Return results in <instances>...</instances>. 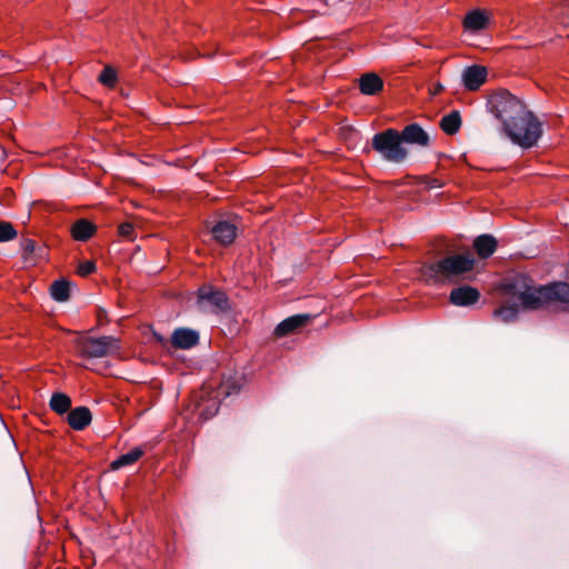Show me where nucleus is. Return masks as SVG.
Segmentation results:
<instances>
[{
    "instance_id": "nucleus-19",
    "label": "nucleus",
    "mask_w": 569,
    "mask_h": 569,
    "mask_svg": "<svg viewBox=\"0 0 569 569\" xmlns=\"http://www.w3.org/2000/svg\"><path fill=\"white\" fill-rule=\"evenodd\" d=\"M488 17L480 10H473L466 16L465 27L468 30L479 31L486 28Z\"/></svg>"
},
{
    "instance_id": "nucleus-4",
    "label": "nucleus",
    "mask_w": 569,
    "mask_h": 569,
    "mask_svg": "<svg viewBox=\"0 0 569 569\" xmlns=\"http://www.w3.org/2000/svg\"><path fill=\"white\" fill-rule=\"evenodd\" d=\"M76 346L83 358H103L120 349L119 339L113 336L80 337L76 340Z\"/></svg>"
},
{
    "instance_id": "nucleus-33",
    "label": "nucleus",
    "mask_w": 569,
    "mask_h": 569,
    "mask_svg": "<svg viewBox=\"0 0 569 569\" xmlns=\"http://www.w3.org/2000/svg\"><path fill=\"white\" fill-rule=\"evenodd\" d=\"M0 156L2 159L4 158V152L2 150H0Z\"/></svg>"
},
{
    "instance_id": "nucleus-16",
    "label": "nucleus",
    "mask_w": 569,
    "mask_h": 569,
    "mask_svg": "<svg viewBox=\"0 0 569 569\" xmlns=\"http://www.w3.org/2000/svg\"><path fill=\"white\" fill-rule=\"evenodd\" d=\"M547 293L548 303L551 301H558L561 303L569 305V283L563 281L552 282L546 284L545 289Z\"/></svg>"
},
{
    "instance_id": "nucleus-8",
    "label": "nucleus",
    "mask_w": 569,
    "mask_h": 569,
    "mask_svg": "<svg viewBox=\"0 0 569 569\" xmlns=\"http://www.w3.org/2000/svg\"><path fill=\"white\" fill-rule=\"evenodd\" d=\"M546 286L538 288L526 287L519 292V299L525 309L536 310L548 303Z\"/></svg>"
},
{
    "instance_id": "nucleus-22",
    "label": "nucleus",
    "mask_w": 569,
    "mask_h": 569,
    "mask_svg": "<svg viewBox=\"0 0 569 569\" xmlns=\"http://www.w3.org/2000/svg\"><path fill=\"white\" fill-rule=\"evenodd\" d=\"M51 298L57 302H64L70 297V282L66 279L56 280L50 288Z\"/></svg>"
},
{
    "instance_id": "nucleus-15",
    "label": "nucleus",
    "mask_w": 569,
    "mask_h": 569,
    "mask_svg": "<svg viewBox=\"0 0 569 569\" xmlns=\"http://www.w3.org/2000/svg\"><path fill=\"white\" fill-rule=\"evenodd\" d=\"M91 419V411L83 406L72 409L67 417L68 423L74 430H83L90 425Z\"/></svg>"
},
{
    "instance_id": "nucleus-14",
    "label": "nucleus",
    "mask_w": 569,
    "mask_h": 569,
    "mask_svg": "<svg viewBox=\"0 0 569 569\" xmlns=\"http://www.w3.org/2000/svg\"><path fill=\"white\" fill-rule=\"evenodd\" d=\"M383 89V80L375 72H366L359 78V90L365 96H376Z\"/></svg>"
},
{
    "instance_id": "nucleus-17",
    "label": "nucleus",
    "mask_w": 569,
    "mask_h": 569,
    "mask_svg": "<svg viewBox=\"0 0 569 569\" xmlns=\"http://www.w3.org/2000/svg\"><path fill=\"white\" fill-rule=\"evenodd\" d=\"M473 248L476 249L480 258H489L493 254L497 249V240L491 234H480L473 241Z\"/></svg>"
},
{
    "instance_id": "nucleus-24",
    "label": "nucleus",
    "mask_w": 569,
    "mask_h": 569,
    "mask_svg": "<svg viewBox=\"0 0 569 569\" xmlns=\"http://www.w3.org/2000/svg\"><path fill=\"white\" fill-rule=\"evenodd\" d=\"M518 311H519V309H518L517 305L506 306V307L496 309L493 312V316L500 318L501 321L508 323V322L516 320V318L518 316Z\"/></svg>"
},
{
    "instance_id": "nucleus-20",
    "label": "nucleus",
    "mask_w": 569,
    "mask_h": 569,
    "mask_svg": "<svg viewBox=\"0 0 569 569\" xmlns=\"http://www.w3.org/2000/svg\"><path fill=\"white\" fill-rule=\"evenodd\" d=\"M143 455V451L141 448L136 447L131 449L130 451L120 455L116 460L111 462V469L112 470H119L122 467L131 466L133 465L141 456Z\"/></svg>"
},
{
    "instance_id": "nucleus-12",
    "label": "nucleus",
    "mask_w": 569,
    "mask_h": 569,
    "mask_svg": "<svg viewBox=\"0 0 569 569\" xmlns=\"http://www.w3.org/2000/svg\"><path fill=\"white\" fill-rule=\"evenodd\" d=\"M401 142L427 147L429 144V134L418 123H410L399 132Z\"/></svg>"
},
{
    "instance_id": "nucleus-5",
    "label": "nucleus",
    "mask_w": 569,
    "mask_h": 569,
    "mask_svg": "<svg viewBox=\"0 0 569 569\" xmlns=\"http://www.w3.org/2000/svg\"><path fill=\"white\" fill-rule=\"evenodd\" d=\"M196 307L204 313L220 315L231 309L229 298L224 291L203 284L197 291Z\"/></svg>"
},
{
    "instance_id": "nucleus-21",
    "label": "nucleus",
    "mask_w": 569,
    "mask_h": 569,
    "mask_svg": "<svg viewBox=\"0 0 569 569\" xmlns=\"http://www.w3.org/2000/svg\"><path fill=\"white\" fill-rule=\"evenodd\" d=\"M461 127V117L459 111L453 110L450 113L442 117L440 121V128L447 134H455Z\"/></svg>"
},
{
    "instance_id": "nucleus-28",
    "label": "nucleus",
    "mask_w": 569,
    "mask_h": 569,
    "mask_svg": "<svg viewBox=\"0 0 569 569\" xmlns=\"http://www.w3.org/2000/svg\"><path fill=\"white\" fill-rule=\"evenodd\" d=\"M119 234L128 240L134 239V229L132 223L130 222H123L119 226Z\"/></svg>"
},
{
    "instance_id": "nucleus-29",
    "label": "nucleus",
    "mask_w": 569,
    "mask_h": 569,
    "mask_svg": "<svg viewBox=\"0 0 569 569\" xmlns=\"http://www.w3.org/2000/svg\"><path fill=\"white\" fill-rule=\"evenodd\" d=\"M96 269V264L92 261H84L79 266V273L81 276H88L93 272Z\"/></svg>"
},
{
    "instance_id": "nucleus-1",
    "label": "nucleus",
    "mask_w": 569,
    "mask_h": 569,
    "mask_svg": "<svg viewBox=\"0 0 569 569\" xmlns=\"http://www.w3.org/2000/svg\"><path fill=\"white\" fill-rule=\"evenodd\" d=\"M489 106L512 143L523 149L536 146L542 132L541 123L520 99L500 90L490 98Z\"/></svg>"
},
{
    "instance_id": "nucleus-3",
    "label": "nucleus",
    "mask_w": 569,
    "mask_h": 569,
    "mask_svg": "<svg viewBox=\"0 0 569 569\" xmlns=\"http://www.w3.org/2000/svg\"><path fill=\"white\" fill-rule=\"evenodd\" d=\"M371 148L381 159L391 163H401L408 156V151L402 147L399 131L392 128L376 133L371 139Z\"/></svg>"
},
{
    "instance_id": "nucleus-30",
    "label": "nucleus",
    "mask_w": 569,
    "mask_h": 569,
    "mask_svg": "<svg viewBox=\"0 0 569 569\" xmlns=\"http://www.w3.org/2000/svg\"><path fill=\"white\" fill-rule=\"evenodd\" d=\"M47 254H48L47 247L37 244V251L33 252L31 262H34L36 260H40V259H46Z\"/></svg>"
},
{
    "instance_id": "nucleus-6",
    "label": "nucleus",
    "mask_w": 569,
    "mask_h": 569,
    "mask_svg": "<svg viewBox=\"0 0 569 569\" xmlns=\"http://www.w3.org/2000/svg\"><path fill=\"white\" fill-rule=\"evenodd\" d=\"M240 385L236 381L226 380L219 387L216 397H212L208 400L203 399L204 391H202L200 396V402L197 405V410L199 412V417L203 420H208L216 416L220 408L219 397L228 398L233 395H238L240 392Z\"/></svg>"
},
{
    "instance_id": "nucleus-7",
    "label": "nucleus",
    "mask_w": 569,
    "mask_h": 569,
    "mask_svg": "<svg viewBox=\"0 0 569 569\" xmlns=\"http://www.w3.org/2000/svg\"><path fill=\"white\" fill-rule=\"evenodd\" d=\"M488 70L480 64H472L463 69L461 81L466 89L470 91L478 90L487 80Z\"/></svg>"
},
{
    "instance_id": "nucleus-23",
    "label": "nucleus",
    "mask_w": 569,
    "mask_h": 569,
    "mask_svg": "<svg viewBox=\"0 0 569 569\" xmlns=\"http://www.w3.org/2000/svg\"><path fill=\"white\" fill-rule=\"evenodd\" d=\"M49 406L50 408L59 413V415H64L69 411L70 407H71V399L68 395L66 393H62V392H54L52 396H51V399H50V402H49Z\"/></svg>"
},
{
    "instance_id": "nucleus-2",
    "label": "nucleus",
    "mask_w": 569,
    "mask_h": 569,
    "mask_svg": "<svg viewBox=\"0 0 569 569\" xmlns=\"http://www.w3.org/2000/svg\"><path fill=\"white\" fill-rule=\"evenodd\" d=\"M476 260L470 254H452L435 263H426L421 268V276L427 282L447 284L465 279V274L472 271Z\"/></svg>"
},
{
    "instance_id": "nucleus-32",
    "label": "nucleus",
    "mask_w": 569,
    "mask_h": 569,
    "mask_svg": "<svg viewBox=\"0 0 569 569\" xmlns=\"http://www.w3.org/2000/svg\"><path fill=\"white\" fill-rule=\"evenodd\" d=\"M154 338H156L158 341H160V342H162V341H163L162 336H160V335H158V333H154Z\"/></svg>"
},
{
    "instance_id": "nucleus-9",
    "label": "nucleus",
    "mask_w": 569,
    "mask_h": 569,
    "mask_svg": "<svg viewBox=\"0 0 569 569\" xmlns=\"http://www.w3.org/2000/svg\"><path fill=\"white\" fill-rule=\"evenodd\" d=\"M199 332L190 328H177L171 333V345L176 349L188 350L199 343Z\"/></svg>"
},
{
    "instance_id": "nucleus-25",
    "label": "nucleus",
    "mask_w": 569,
    "mask_h": 569,
    "mask_svg": "<svg viewBox=\"0 0 569 569\" xmlns=\"http://www.w3.org/2000/svg\"><path fill=\"white\" fill-rule=\"evenodd\" d=\"M21 250H22V259L26 262L32 261L33 252L37 251V243L34 240L29 238H23L20 242Z\"/></svg>"
},
{
    "instance_id": "nucleus-13",
    "label": "nucleus",
    "mask_w": 569,
    "mask_h": 569,
    "mask_svg": "<svg viewBox=\"0 0 569 569\" xmlns=\"http://www.w3.org/2000/svg\"><path fill=\"white\" fill-rule=\"evenodd\" d=\"M213 239L222 246H229L237 237V228L233 223L221 220L211 228Z\"/></svg>"
},
{
    "instance_id": "nucleus-34",
    "label": "nucleus",
    "mask_w": 569,
    "mask_h": 569,
    "mask_svg": "<svg viewBox=\"0 0 569 569\" xmlns=\"http://www.w3.org/2000/svg\"><path fill=\"white\" fill-rule=\"evenodd\" d=\"M2 170V164H0V171Z\"/></svg>"
},
{
    "instance_id": "nucleus-11",
    "label": "nucleus",
    "mask_w": 569,
    "mask_h": 569,
    "mask_svg": "<svg viewBox=\"0 0 569 569\" xmlns=\"http://www.w3.org/2000/svg\"><path fill=\"white\" fill-rule=\"evenodd\" d=\"M311 320V316L309 313H299L293 315L277 325L274 328V336L278 338L286 337L297 329L305 327Z\"/></svg>"
},
{
    "instance_id": "nucleus-10",
    "label": "nucleus",
    "mask_w": 569,
    "mask_h": 569,
    "mask_svg": "<svg viewBox=\"0 0 569 569\" xmlns=\"http://www.w3.org/2000/svg\"><path fill=\"white\" fill-rule=\"evenodd\" d=\"M480 298V292L471 286H460L451 290L449 300L458 307H469L476 303Z\"/></svg>"
},
{
    "instance_id": "nucleus-26",
    "label": "nucleus",
    "mask_w": 569,
    "mask_h": 569,
    "mask_svg": "<svg viewBox=\"0 0 569 569\" xmlns=\"http://www.w3.org/2000/svg\"><path fill=\"white\" fill-rule=\"evenodd\" d=\"M18 232L13 224L7 221H0V242H8L17 237Z\"/></svg>"
},
{
    "instance_id": "nucleus-31",
    "label": "nucleus",
    "mask_w": 569,
    "mask_h": 569,
    "mask_svg": "<svg viewBox=\"0 0 569 569\" xmlns=\"http://www.w3.org/2000/svg\"><path fill=\"white\" fill-rule=\"evenodd\" d=\"M308 4L312 7L313 11H318V7L322 3V0H307Z\"/></svg>"
},
{
    "instance_id": "nucleus-18",
    "label": "nucleus",
    "mask_w": 569,
    "mask_h": 569,
    "mask_svg": "<svg viewBox=\"0 0 569 569\" xmlns=\"http://www.w3.org/2000/svg\"><path fill=\"white\" fill-rule=\"evenodd\" d=\"M96 231L94 223L87 219L77 220L71 227V234L74 240L84 242L89 240Z\"/></svg>"
},
{
    "instance_id": "nucleus-27",
    "label": "nucleus",
    "mask_w": 569,
    "mask_h": 569,
    "mask_svg": "<svg viewBox=\"0 0 569 569\" xmlns=\"http://www.w3.org/2000/svg\"><path fill=\"white\" fill-rule=\"evenodd\" d=\"M99 80L104 86H108V87L114 86V83L117 81V73H116L114 69L109 66L104 67V69L102 70V72L99 76Z\"/></svg>"
}]
</instances>
